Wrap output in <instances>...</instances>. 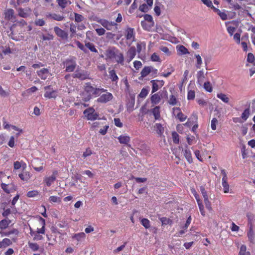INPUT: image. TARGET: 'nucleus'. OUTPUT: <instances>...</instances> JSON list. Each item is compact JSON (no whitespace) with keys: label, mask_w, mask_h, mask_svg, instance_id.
<instances>
[{"label":"nucleus","mask_w":255,"mask_h":255,"mask_svg":"<svg viewBox=\"0 0 255 255\" xmlns=\"http://www.w3.org/2000/svg\"><path fill=\"white\" fill-rule=\"evenodd\" d=\"M118 139L122 144H128L130 141V137L127 135H121L118 137Z\"/></svg>","instance_id":"obj_29"},{"label":"nucleus","mask_w":255,"mask_h":255,"mask_svg":"<svg viewBox=\"0 0 255 255\" xmlns=\"http://www.w3.org/2000/svg\"><path fill=\"white\" fill-rule=\"evenodd\" d=\"M97 22L100 23L104 27L108 30H112L113 26L117 25V24L115 22L109 21L105 19H100L97 20Z\"/></svg>","instance_id":"obj_7"},{"label":"nucleus","mask_w":255,"mask_h":255,"mask_svg":"<svg viewBox=\"0 0 255 255\" xmlns=\"http://www.w3.org/2000/svg\"><path fill=\"white\" fill-rule=\"evenodd\" d=\"M109 73L110 78L111 79V81L113 82L117 83L119 80V77H118L115 70L114 69L111 70L110 68H109Z\"/></svg>","instance_id":"obj_24"},{"label":"nucleus","mask_w":255,"mask_h":255,"mask_svg":"<svg viewBox=\"0 0 255 255\" xmlns=\"http://www.w3.org/2000/svg\"><path fill=\"white\" fill-rule=\"evenodd\" d=\"M148 94V90L146 88H142L138 96L142 98H145Z\"/></svg>","instance_id":"obj_62"},{"label":"nucleus","mask_w":255,"mask_h":255,"mask_svg":"<svg viewBox=\"0 0 255 255\" xmlns=\"http://www.w3.org/2000/svg\"><path fill=\"white\" fill-rule=\"evenodd\" d=\"M73 78H78L81 80H84L88 78L89 75L87 72L76 71L72 75Z\"/></svg>","instance_id":"obj_14"},{"label":"nucleus","mask_w":255,"mask_h":255,"mask_svg":"<svg viewBox=\"0 0 255 255\" xmlns=\"http://www.w3.org/2000/svg\"><path fill=\"white\" fill-rule=\"evenodd\" d=\"M49 201L51 203H60L61 202V199L60 197L57 196H51L49 198Z\"/></svg>","instance_id":"obj_42"},{"label":"nucleus","mask_w":255,"mask_h":255,"mask_svg":"<svg viewBox=\"0 0 255 255\" xmlns=\"http://www.w3.org/2000/svg\"><path fill=\"white\" fill-rule=\"evenodd\" d=\"M172 140L174 143L178 144L179 142V135L176 131L172 132Z\"/></svg>","instance_id":"obj_51"},{"label":"nucleus","mask_w":255,"mask_h":255,"mask_svg":"<svg viewBox=\"0 0 255 255\" xmlns=\"http://www.w3.org/2000/svg\"><path fill=\"white\" fill-rule=\"evenodd\" d=\"M101 88L94 87L90 82L86 83L84 86V92L87 96L83 98L84 102L90 101L93 97H97L100 95V91H104Z\"/></svg>","instance_id":"obj_1"},{"label":"nucleus","mask_w":255,"mask_h":255,"mask_svg":"<svg viewBox=\"0 0 255 255\" xmlns=\"http://www.w3.org/2000/svg\"><path fill=\"white\" fill-rule=\"evenodd\" d=\"M9 224V222L6 219L1 220L0 222V229H6Z\"/></svg>","instance_id":"obj_58"},{"label":"nucleus","mask_w":255,"mask_h":255,"mask_svg":"<svg viewBox=\"0 0 255 255\" xmlns=\"http://www.w3.org/2000/svg\"><path fill=\"white\" fill-rule=\"evenodd\" d=\"M19 177L22 180L27 181L30 179V175L28 172H25L19 174Z\"/></svg>","instance_id":"obj_46"},{"label":"nucleus","mask_w":255,"mask_h":255,"mask_svg":"<svg viewBox=\"0 0 255 255\" xmlns=\"http://www.w3.org/2000/svg\"><path fill=\"white\" fill-rule=\"evenodd\" d=\"M222 185L223 187L224 192L228 193L230 192V186L228 183V180H222Z\"/></svg>","instance_id":"obj_39"},{"label":"nucleus","mask_w":255,"mask_h":255,"mask_svg":"<svg viewBox=\"0 0 255 255\" xmlns=\"http://www.w3.org/2000/svg\"><path fill=\"white\" fill-rule=\"evenodd\" d=\"M160 221L162 223V226L166 225H172L173 222L169 218L166 217H161L160 218Z\"/></svg>","instance_id":"obj_44"},{"label":"nucleus","mask_w":255,"mask_h":255,"mask_svg":"<svg viewBox=\"0 0 255 255\" xmlns=\"http://www.w3.org/2000/svg\"><path fill=\"white\" fill-rule=\"evenodd\" d=\"M58 5L62 8L64 9L68 5L71 4V2L69 0H57Z\"/></svg>","instance_id":"obj_27"},{"label":"nucleus","mask_w":255,"mask_h":255,"mask_svg":"<svg viewBox=\"0 0 255 255\" xmlns=\"http://www.w3.org/2000/svg\"><path fill=\"white\" fill-rule=\"evenodd\" d=\"M140 223L141 225L145 228L148 229L150 227V221L148 219L146 218H142L140 219Z\"/></svg>","instance_id":"obj_43"},{"label":"nucleus","mask_w":255,"mask_h":255,"mask_svg":"<svg viewBox=\"0 0 255 255\" xmlns=\"http://www.w3.org/2000/svg\"><path fill=\"white\" fill-rule=\"evenodd\" d=\"M195 57L197 60V62L196 64V67L197 69H200L201 65L202 64V60L201 57L200 56V55L199 54H196Z\"/></svg>","instance_id":"obj_53"},{"label":"nucleus","mask_w":255,"mask_h":255,"mask_svg":"<svg viewBox=\"0 0 255 255\" xmlns=\"http://www.w3.org/2000/svg\"><path fill=\"white\" fill-rule=\"evenodd\" d=\"M56 172H54L51 176L45 177L44 182L46 186L49 187L54 183L56 179Z\"/></svg>","instance_id":"obj_16"},{"label":"nucleus","mask_w":255,"mask_h":255,"mask_svg":"<svg viewBox=\"0 0 255 255\" xmlns=\"http://www.w3.org/2000/svg\"><path fill=\"white\" fill-rule=\"evenodd\" d=\"M26 25H27L26 22L23 19H21L19 21H16V23L11 27L10 30H12V29L16 26L22 27Z\"/></svg>","instance_id":"obj_50"},{"label":"nucleus","mask_w":255,"mask_h":255,"mask_svg":"<svg viewBox=\"0 0 255 255\" xmlns=\"http://www.w3.org/2000/svg\"><path fill=\"white\" fill-rule=\"evenodd\" d=\"M250 115V109L249 108L244 110L242 114L241 117L244 121H246L249 118Z\"/></svg>","instance_id":"obj_56"},{"label":"nucleus","mask_w":255,"mask_h":255,"mask_svg":"<svg viewBox=\"0 0 255 255\" xmlns=\"http://www.w3.org/2000/svg\"><path fill=\"white\" fill-rule=\"evenodd\" d=\"M105 124V122H94L91 125V128L92 129H95L96 128L100 127H102L103 125Z\"/></svg>","instance_id":"obj_57"},{"label":"nucleus","mask_w":255,"mask_h":255,"mask_svg":"<svg viewBox=\"0 0 255 255\" xmlns=\"http://www.w3.org/2000/svg\"><path fill=\"white\" fill-rule=\"evenodd\" d=\"M239 255H251V254L249 251H247V247L242 245L240 247Z\"/></svg>","instance_id":"obj_38"},{"label":"nucleus","mask_w":255,"mask_h":255,"mask_svg":"<svg viewBox=\"0 0 255 255\" xmlns=\"http://www.w3.org/2000/svg\"><path fill=\"white\" fill-rule=\"evenodd\" d=\"M248 237L251 243H255V233L251 226L248 232Z\"/></svg>","instance_id":"obj_26"},{"label":"nucleus","mask_w":255,"mask_h":255,"mask_svg":"<svg viewBox=\"0 0 255 255\" xmlns=\"http://www.w3.org/2000/svg\"><path fill=\"white\" fill-rule=\"evenodd\" d=\"M0 186L1 189L6 193L13 192L16 189L15 185L12 183L6 184L5 183H1Z\"/></svg>","instance_id":"obj_11"},{"label":"nucleus","mask_w":255,"mask_h":255,"mask_svg":"<svg viewBox=\"0 0 255 255\" xmlns=\"http://www.w3.org/2000/svg\"><path fill=\"white\" fill-rule=\"evenodd\" d=\"M75 43L77 47L82 51H83L85 53H87L88 52L86 48H85V45L84 46L82 43H81L79 41H76Z\"/></svg>","instance_id":"obj_59"},{"label":"nucleus","mask_w":255,"mask_h":255,"mask_svg":"<svg viewBox=\"0 0 255 255\" xmlns=\"http://www.w3.org/2000/svg\"><path fill=\"white\" fill-rule=\"evenodd\" d=\"M17 12L19 16L26 18L29 15L31 12V9L29 7H26L25 8L19 7L17 9Z\"/></svg>","instance_id":"obj_15"},{"label":"nucleus","mask_w":255,"mask_h":255,"mask_svg":"<svg viewBox=\"0 0 255 255\" xmlns=\"http://www.w3.org/2000/svg\"><path fill=\"white\" fill-rule=\"evenodd\" d=\"M136 55V49L134 46L130 47L127 52L126 61L129 63Z\"/></svg>","instance_id":"obj_13"},{"label":"nucleus","mask_w":255,"mask_h":255,"mask_svg":"<svg viewBox=\"0 0 255 255\" xmlns=\"http://www.w3.org/2000/svg\"><path fill=\"white\" fill-rule=\"evenodd\" d=\"M229 4L230 8L234 10H238L241 8V6L237 2H235L233 0H225Z\"/></svg>","instance_id":"obj_31"},{"label":"nucleus","mask_w":255,"mask_h":255,"mask_svg":"<svg viewBox=\"0 0 255 255\" xmlns=\"http://www.w3.org/2000/svg\"><path fill=\"white\" fill-rule=\"evenodd\" d=\"M195 97V92L194 90H189L187 93V99L188 100H193Z\"/></svg>","instance_id":"obj_60"},{"label":"nucleus","mask_w":255,"mask_h":255,"mask_svg":"<svg viewBox=\"0 0 255 255\" xmlns=\"http://www.w3.org/2000/svg\"><path fill=\"white\" fill-rule=\"evenodd\" d=\"M101 89L104 91H100V97L97 99V102L99 103L106 104L111 101L114 98L113 94L109 92L107 89L101 88Z\"/></svg>","instance_id":"obj_2"},{"label":"nucleus","mask_w":255,"mask_h":255,"mask_svg":"<svg viewBox=\"0 0 255 255\" xmlns=\"http://www.w3.org/2000/svg\"><path fill=\"white\" fill-rule=\"evenodd\" d=\"M150 66H144L140 72V76L139 77V80H142L144 77H146L151 72Z\"/></svg>","instance_id":"obj_20"},{"label":"nucleus","mask_w":255,"mask_h":255,"mask_svg":"<svg viewBox=\"0 0 255 255\" xmlns=\"http://www.w3.org/2000/svg\"><path fill=\"white\" fill-rule=\"evenodd\" d=\"M85 45L91 52H94V53H98V50L96 48V47L93 43L90 42H85Z\"/></svg>","instance_id":"obj_34"},{"label":"nucleus","mask_w":255,"mask_h":255,"mask_svg":"<svg viewBox=\"0 0 255 255\" xmlns=\"http://www.w3.org/2000/svg\"><path fill=\"white\" fill-rule=\"evenodd\" d=\"M160 108L156 106L152 109V114L155 120H158L160 118Z\"/></svg>","instance_id":"obj_37"},{"label":"nucleus","mask_w":255,"mask_h":255,"mask_svg":"<svg viewBox=\"0 0 255 255\" xmlns=\"http://www.w3.org/2000/svg\"><path fill=\"white\" fill-rule=\"evenodd\" d=\"M115 59H116V61L118 63L120 64L121 65L124 64V55L123 53L119 52L118 50H117V53Z\"/></svg>","instance_id":"obj_23"},{"label":"nucleus","mask_w":255,"mask_h":255,"mask_svg":"<svg viewBox=\"0 0 255 255\" xmlns=\"http://www.w3.org/2000/svg\"><path fill=\"white\" fill-rule=\"evenodd\" d=\"M75 21L76 22H80L84 19V17L81 14L77 13H74Z\"/></svg>","instance_id":"obj_61"},{"label":"nucleus","mask_w":255,"mask_h":255,"mask_svg":"<svg viewBox=\"0 0 255 255\" xmlns=\"http://www.w3.org/2000/svg\"><path fill=\"white\" fill-rule=\"evenodd\" d=\"M205 78V75L203 70H200L197 73V83L201 86Z\"/></svg>","instance_id":"obj_18"},{"label":"nucleus","mask_w":255,"mask_h":255,"mask_svg":"<svg viewBox=\"0 0 255 255\" xmlns=\"http://www.w3.org/2000/svg\"><path fill=\"white\" fill-rule=\"evenodd\" d=\"M204 89L208 92L211 93L213 91L212 84L209 81L206 82L203 85Z\"/></svg>","instance_id":"obj_45"},{"label":"nucleus","mask_w":255,"mask_h":255,"mask_svg":"<svg viewBox=\"0 0 255 255\" xmlns=\"http://www.w3.org/2000/svg\"><path fill=\"white\" fill-rule=\"evenodd\" d=\"M178 101L177 98L173 95H171L169 97V99L167 101L168 104L171 106H175L177 105Z\"/></svg>","instance_id":"obj_35"},{"label":"nucleus","mask_w":255,"mask_h":255,"mask_svg":"<svg viewBox=\"0 0 255 255\" xmlns=\"http://www.w3.org/2000/svg\"><path fill=\"white\" fill-rule=\"evenodd\" d=\"M83 114L87 120L95 121L97 119H99L98 118L99 114L95 112V109L93 107H90L85 110Z\"/></svg>","instance_id":"obj_3"},{"label":"nucleus","mask_w":255,"mask_h":255,"mask_svg":"<svg viewBox=\"0 0 255 255\" xmlns=\"http://www.w3.org/2000/svg\"><path fill=\"white\" fill-rule=\"evenodd\" d=\"M144 21L146 22H148L151 25H154V22L153 21V18L151 15L149 14H145L144 15Z\"/></svg>","instance_id":"obj_55"},{"label":"nucleus","mask_w":255,"mask_h":255,"mask_svg":"<svg viewBox=\"0 0 255 255\" xmlns=\"http://www.w3.org/2000/svg\"><path fill=\"white\" fill-rule=\"evenodd\" d=\"M177 51L179 54H186L189 52L188 49L183 45H178L177 46Z\"/></svg>","instance_id":"obj_32"},{"label":"nucleus","mask_w":255,"mask_h":255,"mask_svg":"<svg viewBox=\"0 0 255 255\" xmlns=\"http://www.w3.org/2000/svg\"><path fill=\"white\" fill-rule=\"evenodd\" d=\"M141 25L142 27L146 30L149 31L151 28L153 26L150 24L149 23H147V22L145 21H142L141 22Z\"/></svg>","instance_id":"obj_54"},{"label":"nucleus","mask_w":255,"mask_h":255,"mask_svg":"<svg viewBox=\"0 0 255 255\" xmlns=\"http://www.w3.org/2000/svg\"><path fill=\"white\" fill-rule=\"evenodd\" d=\"M63 65L65 66L66 72H73L77 65L76 62L74 59H68L63 62Z\"/></svg>","instance_id":"obj_5"},{"label":"nucleus","mask_w":255,"mask_h":255,"mask_svg":"<svg viewBox=\"0 0 255 255\" xmlns=\"http://www.w3.org/2000/svg\"><path fill=\"white\" fill-rule=\"evenodd\" d=\"M44 89L46 92L44 93V97L46 98L51 99L55 98L57 96V92L54 90L51 86H45Z\"/></svg>","instance_id":"obj_8"},{"label":"nucleus","mask_w":255,"mask_h":255,"mask_svg":"<svg viewBox=\"0 0 255 255\" xmlns=\"http://www.w3.org/2000/svg\"><path fill=\"white\" fill-rule=\"evenodd\" d=\"M38 191L37 190H32L28 191L27 193V196L28 197H34L38 195Z\"/></svg>","instance_id":"obj_64"},{"label":"nucleus","mask_w":255,"mask_h":255,"mask_svg":"<svg viewBox=\"0 0 255 255\" xmlns=\"http://www.w3.org/2000/svg\"><path fill=\"white\" fill-rule=\"evenodd\" d=\"M28 245L29 248L33 252L37 251L39 249V245L37 243L29 242Z\"/></svg>","instance_id":"obj_47"},{"label":"nucleus","mask_w":255,"mask_h":255,"mask_svg":"<svg viewBox=\"0 0 255 255\" xmlns=\"http://www.w3.org/2000/svg\"><path fill=\"white\" fill-rule=\"evenodd\" d=\"M217 97L225 103H228L229 102V98L225 94L219 93L217 95Z\"/></svg>","instance_id":"obj_40"},{"label":"nucleus","mask_w":255,"mask_h":255,"mask_svg":"<svg viewBox=\"0 0 255 255\" xmlns=\"http://www.w3.org/2000/svg\"><path fill=\"white\" fill-rule=\"evenodd\" d=\"M157 81L158 80H152L151 81H150V83L152 84V93L156 92L160 88V87L158 85Z\"/></svg>","instance_id":"obj_33"},{"label":"nucleus","mask_w":255,"mask_h":255,"mask_svg":"<svg viewBox=\"0 0 255 255\" xmlns=\"http://www.w3.org/2000/svg\"><path fill=\"white\" fill-rule=\"evenodd\" d=\"M103 128H101L99 130V133L103 135H105L107 132L108 128H109V126L108 124L105 122V124L103 125L102 127Z\"/></svg>","instance_id":"obj_48"},{"label":"nucleus","mask_w":255,"mask_h":255,"mask_svg":"<svg viewBox=\"0 0 255 255\" xmlns=\"http://www.w3.org/2000/svg\"><path fill=\"white\" fill-rule=\"evenodd\" d=\"M0 234L1 235V236H9L11 234H14L15 235H17L18 234V231L17 229H13L10 231L8 232H0Z\"/></svg>","instance_id":"obj_36"},{"label":"nucleus","mask_w":255,"mask_h":255,"mask_svg":"<svg viewBox=\"0 0 255 255\" xmlns=\"http://www.w3.org/2000/svg\"><path fill=\"white\" fill-rule=\"evenodd\" d=\"M192 194L194 196L199 208L200 212L201 215L203 216H205L206 215L205 211L204 210V206L202 204V201L200 200L199 198V195L196 192V190L194 188H192L191 189Z\"/></svg>","instance_id":"obj_6"},{"label":"nucleus","mask_w":255,"mask_h":255,"mask_svg":"<svg viewBox=\"0 0 255 255\" xmlns=\"http://www.w3.org/2000/svg\"><path fill=\"white\" fill-rule=\"evenodd\" d=\"M154 128L156 133L159 136H161L164 132V128L161 124L156 123L154 126Z\"/></svg>","instance_id":"obj_25"},{"label":"nucleus","mask_w":255,"mask_h":255,"mask_svg":"<svg viewBox=\"0 0 255 255\" xmlns=\"http://www.w3.org/2000/svg\"><path fill=\"white\" fill-rule=\"evenodd\" d=\"M39 220L41 222L42 227L41 228H37L36 233L38 234H44L45 232V220L41 217H39Z\"/></svg>","instance_id":"obj_19"},{"label":"nucleus","mask_w":255,"mask_h":255,"mask_svg":"<svg viewBox=\"0 0 255 255\" xmlns=\"http://www.w3.org/2000/svg\"><path fill=\"white\" fill-rule=\"evenodd\" d=\"M117 50L116 48L107 50L106 52V55L107 57L109 59L115 58L117 53Z\"/></svg>","instance_id":"obj_28"},{"label":"nucleus","mask_w":255,"mask_h":255,"mask_svg":"<svg viewBox=\"0 0 255 255\" xmlns=\"http://www.w3.org/2000/svg\"><path fill=\"white\" fill-rule=\"evenodd\" d=\"M125 36L127 41L130 43L135 41V33L133 28L127 27L125 29Z\"/></svg>","instance_id":"obj_4"},{"label":"nucleus","mask_w":255,"mask_h":255,"mask_svg":"<svg viewBox=\"0 0 255 255\" xmlns=\"http://www.w3.org/2000/svg\"><path fill=\"white\" fill-rule=\"evenodd\" d=\"M38 76L42 80H46L49 75V72L47 68H42L37 71Z\"/></svg>","instance_id":"obj_17"},{"label":"nucleus","mask_w":255,"mask_h":255,"mask_svg":"<svg viewBox=\"0 0 255 255\" xmlns=\"http://www.w3.org/2000/svg\"><path fill=\"white\" fill-rule=\"evenodd\" d=\"M71 238L73 241H76L77 245L79 243L84 241L86 238V234L83 232H80L76 234H73L71 236Z\"/></svg>","instance_id":"obj_12"},{"label":"nucleus","mask_w":255,"mask_h":255,"mask_svg":"<svg viewBox=\"0 0 255 255\" xmlns=\"http://www.w3.org/2000/svg\"><path fill=\"white\" fill-rule=\"evenodd\" d=\"M47 17H50L52 19L56 21H62L64 19L65 17L63 15L58 14L56 13H48L46 14Z\"/></svg>","instance_id":"obj_21"},{"label":"nucleus","mask_w":255,"mask_h":255,"mask_svg":"<svg viewBox=\"0 0 255 255\" xmlns=\"http://www.w3.org/2000/svg\"><path fill=\"white\" fill-rule=\"evenodd\" d=\"M54 31L57 36L63 40H67L68 39V33L62 30L58 26L54 27Z\"/></svg>","instance_id":"obj_10"},{"label":"nucleus","mask_w":255,"mask_h":255,"mask_svg":"<svg viewBox=\"0 0 255 255\" xmlns=\"http://www.w3.org/2000/svg\"><path fill=\"white\" fill-rule=\"evenodd\" d=\"M4 14L5 19L11 22L16 21V17L14 15V11L13 9L9 8L5 10Z\"/></svg>","instance_id":"obj_9"},{"label":"nucleus","mask_w":255,"mask_h":255,"mask_svg":"<svg viewBox=\"0 0 255 255\" xmlns=\"http://www.w3.org/2000/svg\"><path fill=\"white\" fill-rule=\"evenodd\" d=\"M11 244L12 242L10 239L5 238L1 242H0V249L5 248Z\"/></svg>","instance_id":"obj_30"},{"label":"nucleus","mask_w":255,"mask_h":255,"mask_svg":"<svg viewBox=\"0 0 255 255\" xmlns=\"http://www.w3.org/2000/svg\"><path fill=\"white\" fill-rule=\"evenodd\" d=\"M26 167V164L23 162L16 161L14 163V167L15 169H18L22 168V169H24Z\"/></svg>","instance_id":"obj_41"},{"label":"nucleus","mask_w":255,"mask_h":255,"mask_svg":"<svg viewBox=\"0 0 255 255\" xmlns=\"http://www.w3.org/2000/svg\"><path fill=\"white\" fill-rule=\"evenodd\" d=\"M160 92L152 95L150 97V101L152 104L157 105L161 101V97L159 94Z\"/></svg>","instance_id":"obj_22"},{"label":"nucleus","mask_w":255,"mask_h":255,"mask_svg":"<svg viewBox=\"0 0 255 255\" xmlns=\"http://www.w3.org/2000/svg\"><path fill=\"white\" fill-rule=\"evenodd\" d=\"M188 228H185V226H181L180 230L176 233L174 236L179 237L184 234L186 232Z\"/></svg>","instance_id":"obj_49"},{"label":"nucleus","mask_w":255,"mask_h":255,"mask_svg":"<svg viewBox=\"0 0 255 255\" xmlns=\"http://www.w3.org/2000/svg\"><path fill=\"white\" fill-rule=\"evenodd\" d=\"M176 118L178 119L180 122H184L185 121L187 118V117L184 115L182 112H179V113H177L176 116H175Z\"/></svg>","instance_id":"obj_52"},{"label":"nucleus","mask_w":255,"mask_h":255,"mask_svg":"<svg viewBox=\"0 0 255 255\" xmlns=\"http://www.w3.org/2000/svg\"><path fill=\"white\" fill-rule=\"evenodd\" d=\"M151 60L154 62H160V58L156 53H153L151 55Z\"/></svg>","instance_id":"obj_63"}]
</instances>
